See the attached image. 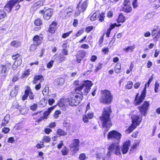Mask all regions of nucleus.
<instances>
[{
    "label": "nucleus",
    "mask_w": 160,
    "mask_h": 160,
    "mask_svg": "<svg viewBox=\"0 0 160 160\" xmlns=\"http://www.w3.org/2000/svg\"><path fill=\"white\" fill-rule=\"evenodd\" d=\"M38 45H37L35 43H33L31 44L29 48V50L30 52H33L35 51Z\"/></svg>",
    "instance_id": "42"
},
{
    "label": "nucleus",
    "mask_w": 160,
    "mask_h": 160,
    "mask_svg": "<svg viewBox=\"0 0 160 160\" xmlns=\"http://www.w3.org/2000/svg\"><path fill=\"white\" fill-rule=\"evenodd\" d=\"M40 12L43 14V18L46 20H49L51 18L52 14V11L50 8L47 9L44 12L43 10L41 11Z\"/></svg>",
    "instance_id": "17"
},
{
    "label": "nucleus",
    "mask_w": 160,
    "mask_h": 160,
    "mask_svg": "<svg viewBox=\"0 0 160 160\" xmlns=\"http://www.w3.org/2000/svg\"><path fill=\"white\" fill-rule=\"evenodd\" d=\"M102 52L104 54H106L109 52V48L108 47H104L102 49Z\"/></svg>",
    "instance_id": "53"
},
{
    "label": "nucleus",
    "mask_w": 160,
    "mask_h": 160,
    "mask_svg": "<svg viewBox=\"0 0 160 160\" xmlns=\"http://www.w3.org/2000/svg\"><path fill=\"white\" fill-rule=\"evenodd\" d=\"M155 88H154V91L156 93L158 92V89L159 87V84L158 83V82H156L155 83Z\"/></svg>",
    "instance_id": "55"
},
{
    "label": "nucleus",
    "mask_w": 160,
    "mask_h": 160,
    "mask_svg": "<svg viewBox=\"0 0 160 160\" xmlns=\"http://www.w3.org/2000/svg\"><path fill=\"white\" fill-rule=\"evenodd\" d=\"M131 118L132 123L125 131V132L128 134L132 132L137 126L140 125L142 121V118L137 115H133Z\"/></svg>",
    "instance_id": "5"
},
{
    "label": "nucleus",
    "mask_w": 160,
    "mask_h": 160,
    "mask_svg": "<svg viewBox=\"0 0 160 160\" xmlns=\"http://www.w3.org/2000/svg\"><path fill=\"white\" fill-rule=\"evenodd\" d=\"M159 27L157 26H155V28L153 29L151 32L152 36L153 37L152 38L155 42H157L160 36V31L158 30Z\"/></svg>",
    "instance_id": "13"
},
{
    "label": "nucleus",
    "mask_w": 160,
    "mask_h": 160,
    "mask_svg": "<svg viewBox=\"0 0 160 160\" xmlns=\"http://www.w3.org/2000/svg\"><path fill=\"white\" fill-rule=\"evenodd\" d=\"M10 45L11 46L16 48L21 46L20 42L15 40L12 41L10 43Z\"/></svg>",
    "instance_id": "30"
},
{
    "label": "nucleus",
    "mask_w": 160,
    "mask_h": 160,
    "mask_svg": "<svg viewBox=\"0 0 160 160\" xmlns=\"http://www.w3.org/2000/svg\"><path fill=\"white\" fill-rule=\"evenodd\" d=\"M40 143H38L36 145V147L37 148L40 149L44 147V145L43 142L40 141Z\"/></svg>",
    "instance_id": "51"
},
{
    "label": "nucleus",
    "mask_w": 160,
    "mask_h": 160,
    "mask_svg": "<svg viewBox=\"0 0 160 160\" xmlns=\"http://www.w3.org/2000/svg\"><path fill=\"white\" fill-rule=\"evenodd\" d=\"M1 72L2 73H6L8 72V68L6 64H2L1 65Z\"/></svg>",
    "instance_id": "37"
},
{
    "label": "nucleus",
    "mask_w": 160,
    "mask_h": 160,
    "mask_svg": "<svg viewBox=\"0 0 160 160\" xmlns=\"http://www.w3.org/2000/svg\"><path fill=\"white\" fill-rule=\"evenodd\" d=\"M47 104V101L45 98H42L39 102V105L41 108H43L45 107Z\"/></svg>",
    "instance_id": "32"
},
{
    "label": "nucleus",
    "mask_w": 160,
    "mask_h": 160,
    "mask_svg": "<svg viewBox=\"0 0 160 160\" xmlns=\"http://www.w3.org/2000/svg\"><path fill=\"white\" fill-rule=\"evenodd\" d=\"M58 58L60 62H63L65 61L66 59L65 57L62 55H59Z\"/></svg>",
    "instance_id": "56"
},
{
    "label": "nucleus",
    "mask_w": 160,
    "mask_h": 160,
    "mask_svg": "<svg viewBox=\"0 0 160 160\" xmlns=\"http://www.w3.org/2000/svg\"><path fill=\"white\" fill-rule=\"evenodd\" d=\"M10 131V129L8 127H4L3 128L2 130V132L4 134H6L9 133Z\"/></svg>",
    "instance_id": "48"
},
{
    "label": "nucleus",
    "mask_w": 160,
    "mask_h": 160,
    "mask_svg": "<svg viewBox=\"0 0 160 160\" xmlns=\"http://www.w3.org/2000/svg\"><path fill=\"white\" fill-rule=\"evenodd\" d=\"M122 134L116 130L109 131L107 135V139L108 140H116L118 143L120 140Z\"/></svg>",
    "instance_id": "9"
},
{
    "label": "nucleus",
    "mask_w": 160,
    "mask_h": 160,
    "mask_svg": "<svg viewBox=\"0 0 160 160\" xmlns=\"http://www.w3.org/2000/svg\"><path fill=\"white\" fill-rule=\"evenodd\" d=\"M86 158V155L84 153H81L79 156V159L80 160H84Z\"/></svg>",
    "instance_id": "60"
},
{
    "label": "nucleus",
    "mask_w": 160,
    "mask_h": 160,
    "mask_svg": "<svg viewBox=\"0 0 160 160\" xmlns=\"http://www.w3.org/2000/svg\"><path fill=\"white\" fill-rule=\"evenodd\" d=\"M105 18V13L103 12L100 13L98 12V20L100 22H102L104 21Z\"/></svg>",
    "instance_id": "29"
},
{
    "label": "nucleus",
    "mask_w": 160,
    "mask_h": 160,
    "mask_svg": "<svg viewBox=\"0 0 160 160\" xmlns=\"http://www.w3.org/2000/svg\"><path fill=\"white\" fill-rule=\"evenodd\" d=\"M139 142H138L134 143L131 148V150H133L136 149L137 146L139 145Z\"/></svg>",
    "instance_id": "62"
},
{
    "label": "nucleus",
    "mask_w": 160,
    "mask_h": 160,
    "mask_svg": "<svg viewBox=\"0 0 160 160\" xmlns=\"http://www.w3.org/2000/svg\"><path fill=\"white\" fill-rule=\"evenodd\" d=\"M44 80L43 76L42 75H36L34 76L33 79L32 81L34 84H36L38 81H43Z\"/></svg>",
    "instance_id": "24"
},
{
    "label": "nucleus",
    "mask_w": 160,
    "mask_h": 160,
    "mask_svg": "<svg viewBox=\"0 0 160 160\" xmlns=\"http://www.w3.org/2000/svg\"><path fill=\"white\" fill-rule=\"evenodd\" d=\"M44 132L47 134H49L50 133L52 132V130L48 128H45L44 130Z\"/></svg>",
    "instance_id": "61"
},
{
    "label": "nucleus",
    "mask_w": 160,
    "mask_h": 160,
    "mask_svg": "<svg viewBox=\"0 0 160 160\" xmlns=\"http://www.w3.org/2000/svg\"><path fill=\"white\" fill-rule=\"evenodd\" d=\"M130 144L131 141L129 140H127L123 143L121 148V151L123 154H125L128 152Z\"/></svg>",
    "instance_id": "16"
},
{
    "label": "nucleus",
    "mask_w": 160,
    "mask_h": 160,
    "mask_svg": "<svg viewBox=\"0 0 160 160\" xmlns=\"http://www.w3.org/2000/svg\"><path fill=\"white\" fill-rule=\"evenodd\" d=\"M56 133L60 136H66L67 134L66 132L60 128H58L57 129Z\"/></svg>",
    "instance_id": "28"
},
{
    "label": "nucleus",
    "mask_w": 160,
    "mask_h": 160,
    "mask_svg": "<svg viewBox=\"0 0 160 160\" xmlns=\"http://www.w3.org/2000/svg\"><path fill=\"white\" fill-rule=\"evenodd\" d=\"M51 141V138L49 136H44L43 137L42 139V142L46 143H48L50 142Z\"/></svg>",
    "instance_id": "40"
},
{
    "label": "nucleus",
    "mask_w": 160,
    "mask_h": 160,
    "mask_svg": "<svg viewBox=\"0 0 160 160\" xmlns=\"http://www.w3.org/2000/svg\"><path fill=\"white\" fill-rule=\"evenodd\" d=\"M64 100L63 99H60L58 102V105L60 107H62L64 105Z\"/></svg>",
    "instance_id": "59"
},
{
    "label": "nucleus",
    "mask_w": 160,
    "mask_h": 160,
    "mask_svg": "<svg viewBox=\"0 0 160 160\" xmlns=\"http://www.w3.org/2000/svg\"><path fill=\"white\" fill-rule=\"evenodd\" d=\"M103 64L100 62H98L97 66H95V68L94 70V72H97L100 70L102 68Z\"/></svg>",
    "instance_id": "38"
},
{
    "label": "nucleus",
    "mask_w": 160,
    "mask_h": 160,
    "mask_svg": "<svg viewBox=\"0 0 160 160\" xmlns=\"http://www.w3.org/2000/svg\"><path fill=\"white\" fill-rule=\"evenodd\" d=\"M150 102L144 101L143 103L138 107V109L142 116H145L148 112L150 107Z\"/></svg>",
    "instance_id": "8"
},
{
    "label": "nucleus",
    "mask_w": 160,
    "mask_h": 160,
    "mask_svg": "<svg viewBox=\"0 0 160 160\" xmlns=\"http://www.w3.org/2000/svg\"><path fill=\"white\" fill-rule=\"evenodd\" d=\"M15 141L14 138L12 137H10L8 138L7 142L8 143H13Z\"/></svg>",
    "instance_id": "63"
},
{
    "label": "nucleus",
    "mask_w": 160,
    "mask_h": 160,
    "mask_svg": "<svg viewBox=\"0 0 160 160\" xmlns=\"http://www.w3.org/2000/svg\"><path fill=\"white\" fill-rule=\"evenodd\" d=\"M34 23L37 26H40L42 24V21L39 18H37L35 20Z\"/></svg>",
    "instance_id": "47"
},
{
    "label": "nucleus",
    "mask_w": 160,
    "mask_h": 160,
    "mask_svg": "<svg viewBox=\"0 0 160 160\" xmlns=\"http://www.w3.org/2000/svg\"><path fill=\"white\" fill-rule=\"evenodd\" d=\"M134 65L133 63V62H131L130 63L129 68V69H128L126 71V73L127 74H129L130 72H132V69L134 68Z\"/></svg>",
    "instance_id": "43"
},
{
    "label": "nucleus",
    "mask_w": 160,
    "mask_h": 160,
    "mask_svg": "<svg viewBox=\"0 0 160 160\" xmlns=\"http://www.w3.org/2000/svg\"><path fill=\"white\" fill-rule=\"evenodd\" d=\"M98 12H95L90 17V20L91 21H94L98 19Z\"/></svg>",
    "instance_id": "36"
},
{
    "label": "nucleus",
    "mask_w": 160,
    "mask_h": 160,
    "mask_svg": "<svg viewBox=\"0 0 160 160\" xmlns=\"http://www.w3.org/2000/svg\"><path fill=\"white\" fill-rule=\"evenodd\" d=\"M9 121L6 120L5 119V117H4L3 119L2 120V123L1 124V126H5L6 125V124Z\"/></svg>",
    "instance_id": "58"
},
{
    "label": "nucleus",
    "mask_w": 160,
    "mask_h": 160,
    "mask_svg": "<svg viewBox=\"0 0 160 160\" xmlns=\"http://www.w3.org/2000/svg\"><path fill=\"white\" fill-rule=\"evenodd\" d=\"M113 95L111 91L108 89H104L101 91V96L99 100L101 103L105 104H110L113 100Z\"/></svg>",
    "instance_id": "4"
},
{
    "label": "nucleus",
    "mask_w": 160,
    "mask_h": 160,
    "mask_svg": "<svg viewBox=\"0 0 160 160\" xmlns=\"http://www.w3.org/2000/svg\"><path fill=\"white\" fill-rule=\"evenodd\" d=\"M24 92V94L22 98V100L24 101L27 100L28 96L30 100H33L34 99V95L32 92V89L29 86H26Z\"/></svg>",
    "instance_id": "10"
},
{
    "label": "nucleus",
    "mask_w": 160,
    "mask_h": 160,
    "mask_svg": "<svg viewBox=\"0 0 160 160\" xmlns=\"http://www.w3.org/2000/svg\"><path fill=\"white\" fill-rule=\"evenodd\" d=\"M114 71L116 74H119L122 72L121 64L119 63H117L114 66Z\"/></svg>",
    "instance_id": "25"
},
{
    "label": "nucleus",
    "mask_w": 160,
    "mask_h": 160,
    "mask_svg": "<svg viewBox=\"0 0 160 160\" xmlns=\"http://www.w3.org/2000/svg\"><path fill=\"white\" fill-rule=\"evenodd\" d=\"M57 23L56 22L53 21L49 25V27L47 30V32L52 34L54 33L57 29Z\"/></svg>",
    "instance_id": "18"
},
{
    "label": "nucleus",
    "mask_w": 160,
    "mask_h": 160,
    "mask_svg": "<svg viewBox=\"0 0 160 160\" xmlns=\"http://www.w3.org/2000/svg\"><path fill=\"white\" fill-rule=\"evenodd\" d=\"M61 114V112L58 110L55 111L53 114V117L54 118L57 119L59 117V115Z\"/></svg>",
    "instance_id": "49"
},
{
    "label": "nucleus",
    "mask_w": 160,
    "mask_h": 160,
    "mask_svg": "<svg viewBox=\"0 0 160 160\" xmlns=\"http://www.w3.org/2000/svg\"><path fill=\"white\" fill-rule=\"evenodd\" d=\"M84 29L82 28L79 30L75 34V36L76 37H79L82 35L84 32Z\"/></svg>",
    "instance_id": "41"
},
{
    "label": "nucleus",
    "mask_w": 160,
    "mask_h": 160,
    "mask_svg": "<svg viewBox=\"0 0 160 160\" xmlns=\"http://www.w3.org/2000/svg\"><path fill=\"white\" fill-rule=\"evenodd\" d=\"M118 143H117L115 142H113L109 146L108 148V150L111 151L113 152L115 149Z\"/></svg>",
    "instance_id": "31"
},
{
    "label": "nucleus",
    "mask_w": 160,
    "mask_h": 160,
    "mask_svg": "<svg viewBox=\"0 0 160 160\" xmlns=\"http://www.w3.org/2000/svg\"><path fill=\"white\" fill-rule=\"evenodd\" d=\"M138 0H133L132 2V5L133 8H136L138 7Z\"/></svg>",
    "instance_id": "54"
},
{
    "label": "nucleus",
    "mask_w": 160,
    "mask_h": 160,
    "mask_svg": "<svg viewBox=\"0 0 160 160\" xmlns=\"http://www.w3.org/2000/svg\"><path fill=\"white\" fill-rule=\"evenodd\" d=\"M80 1L77 5L74 15L75 17L79 16L81 13H83L88 7L87 0L85 1L82 3Z\"/></svg>",
    "instance_id": "7"
},
{
    "label": "nucleus",
    "mask_w": 160,
    "mask_h": 160,
    "mask_svg": "<svg viewBox=\"0 0 160 160\" xmlns=\"http://www.w3.org/2000/svg\"><path fill=\"white\" fill-rule=\"evenodd\" d=\"M24 0H10L5 5L4 8L8 12H10L12 8L17 3H19Z\"/></svg>",
    "instance_id": "11"
},
{
    "label": "nucleus",
    "mask_w": 160,
    "mask_h": 160,
    "mask_svg": "<svg viewBox=\"0 0 160 160\" xmlns=\"http://www.w3.org/2000/svg\"><path fill=\"white\" fill-rule=\"evenodd\" d=\"M61 152L62 155H67L68 153V149L66 146H65L61 150Z\"/></svg>",
    "instance_id": "34"
},
{
    "label": "nucleus",
    "mask_w": 160,
    "mask_h": 160,
    "mask_svg": "<svg viewBox=\"0 0 160 160\" xmlns=\"http://www.w3.org/2000/svg\"><path fill=\"white\" fill-rule=\"evenodd\" d=\"M114 153L117 155H120L121 154L120 147L119 145H117L114 149Z\"/></svg>",
    "instance_id": "39"
},
{
    "label": "nucleus",
    "mask_w": 160,
    "mask_h": 160,
    "mask_svg": "<svg viewBox=\"0 0 160 160\" xmlns=\"http://www.w3.org/2000/svg\"><path fill=\"white\" fill-rule=\"evenodd\" d=\"M86 53L84 50H79L76 55V61L78 63H80L82 59L86 56Z\"/></svg>",
    "instance_id": "15"
},
{
    "label": "nucleus",
    "mask_w": 160,
    "mask_h": 160,
    "mask_svg": "<svg viewBox=\"0 0 160 160\" xmlns=\"http://www.w3.org/2000/svg\"><path fill=\"white\" fill-rule=\"evenodd\" d=\"M72 11V9L71 10V11H69L66 10H63L60 12L59 15L61 18H62V19H65L68 13L69 12H71Z\"/></svg>",
    "instance_id": "23"
},
{
    "label": "nucleus",
    "mask_w": 160,
    "mask_h": 160,
    "mask_svg": "<svg viewBox=\"0 0 160 160\" xmlns=\"http://www.w3.org/2000/svg\"><path fill=\"white\" fill-rule=\"evenodd\" d=\"M153 79V75H152L149 78L148 82L145 85V86L139 96V93H137L135 95L134 100V103L135 105L137 106L142 103L145 99L146 96L147 86L149 87L151 82Z\"/></svg>",
    "instance_id": "3"
},
{
    "label": "nucleus",
    "mask_w": 160,
    "mask_h": 160,
    "mask_svg": "<svg viewBox=\"0 0 160 160\" xmlns=\"http://www.w3.org/2000/svg\"><path fill=\"white\" fill-rule=\"evenodd\" d=\"M132 81H129L128 82V83L126 85L125 88L127 89H130L132 88Z\"/></svg>",
    "instance_id": "45"
},
{
    "label": "nucleus",
    "mask_w": 160,
    "mask_h": 160,
    "mask_svg": "<svg viewBox=\"0 0 160 160\" xmlns=\"http://www.w3.org/2000/svg\"><path fill=\"white\" fill-rule=\"evenodd\" d=\"M80 141L78 139H74L72 140V142L71 144L70 149L72 148V151L77 153L79 150Z\"/></svg>",
    "instance_id": "14"
},
{
    "label": "nucleus",
    "mask_w": 160,
    "mask_h": 160,
    "mask_svg": "<svg viewBox=\"0 0 160 160\" xmlns=\"http://www.w3.org/2000/svg\"><path fill=\"white\" fill-rule=\"evenodd\" d=\"M31 70L29 68L24 71L22 73L21 77L22 78H24L25 77L28 76L30 74Z\"/></svg>",
    "instance_id": "33"
},
{
    "label": "nucleus",
    "mask_w": 160,
    "mask_h": 160,
    "mask_svg": "<svg viewBox=\"0 0 160 160\" xmlns=\"http://www.w3.org/2000/svg\"><path fill=\"white\" fill-rule=\"evenodd\" d=\"M122 5L123 6L122 8V11L126 13H130L132 12V8L130 0H124Z\"/></svg>",
    "instance_id": "12"
},
{
    "label": "nucleus",
    "mask_w": 160,
    "mask_h": 160,
    "mask_svg": "<svg viewBox=\"0 0 160 160\" xmlns=\"http://www.w3.org/2000/svg\"><path fill=\"white\" fill-rule=\"evenodd\" d=\"M67 100L69 105L74 106L78 105L80 103L82 99L75 95L74 92H70Z\"/></svg>",
    "instance_id": "6"
},
{
    "label": "nucleus",
    "mask_w": 160,
    "mask_h": 160,
    "mask_svg": "<svg viewBox=\"0 0 160 160\" xmlns=\"http://www.w3.org/2000/svg\"><path fill=\"white\" fill-rule=\"evenodd\" d=\"M19 89V86L16 85L12 89L10 95L12 98L16 97L18 94V91Z\"/></svg>",
    "instance_id": "22"
},
{
    "label": "nucleus",
    "mask_w": 160,
    "mask_h": 160,
    "mask_svg": "<svg viewBox=\"0 0 160 160\" xmlns=\"http://www.w3.org/2000/svg\"><path fill=\"white\" fill-rule=\"evenodd\" d=\"M38 105L36 103H33L32 105L30 106V109L32 111H35L37 109Z\"/></svg>",
    "instance_id": "52"
},
{
    "label": "nucleus",
    "mask_w": 160,
    "mask_h": 160,
    "mask_svg": "<svg viewBox=\"0 0 160 160\" xmlns=\"http://www.w3.org/2000/svg\"><path fill=\"white\" fill-rule=\"evenodd\" d=\"M94 29V27L92 26H90L87 27L85 28V31L88 33L92 31Z\"/></svg>",
    "instance_id": "44"
},
{
    "label": "nucleus",
    "mask_w": 160,
    "mask_h": 160,
    "mask_svg": "<svg viewBox=\"0 0 160 160\" xmlns=\"http://www.w3.org/2000/svg\"><path fill=\"white\" fill-rule=\"evenodd\" d=\"M54 61L51 60L47 64V67L48 68H51L53 66Z\"/></svg>",
    "instance_id": "50"
},
{
    "label": "nucleus",
    "mask_w": 160,
    "mask_h": 160,
    "mask_svg": "<svg viewBox=\"0 0 160 160\" xmlns=\"http://www.w3.org/2000/svg\"><path fill=\"white\" fill-rule=\"evenodd\" d=\"M135 48V45H133L132 46H129L123 49V50L126 52H132L134 51Z\"/></svg>",
    "instance_id": "26"
},
{
    "label": "nucleus",
    "mask_w": 160,
    "mask_h": 160,
    "mask_svg": "<svg viewBox=\"0 0 160 160\" xmlns=\"http://www.w3.org/2000/svg\"><path fill=\"white\" fill-rule=\"evenodd\" d=\"M11 57L12 59L13 60H15V61L17 60L18 58L20 57V59H19V60L20 61V64H21L22 63V61L21 57V54L19 53H17L16 54H13L12 56Z\"/></svg>",
    "instance_id": "27"
},
{
    "label": "nucleus",
    "mask_w": 160,
    "mask_h": 160,
    "mask_svg": "<svg viewBox=\"0 0 160 160\" xmlns=\"http://www.w3.org/2000/svg\"><path fill=\"white\" fill-rule=\"evenodd\" d=\"M112 112L111 105L106 107L103 108L101 116L99 118L102 127L105 129L103 131L104 137L112 125L110 117Z\"/></svg>",
    "instance_id": "1"
},
{
    "label": "nucleus",
    "mask_w": 160,
    "mask_h": 160,
    "mask_svg": "<svg viewBox=\"0 0 160 160\" xmlns=\"http://www.w3.org/2000/svg\"><path fill=\"white\" fill-rule=\"evenodd\" d=\"M41 35L42 34H40V36L35 35L32 38V40L34 43L38 46L42 43L43 40V37L42 36L40 37Z\"/></svg>",
    "instance_id": "20"
},
{
    "label": "nucleus",
    "mask_w": 160,
    "mask_h": 160,
    "mask_svg": "<svg viewBox=\"0 0 160 160\" xmlns=\"http://www.w3.org/2000/svg\"><path fill=\"white\" fill-rule=\"evenodd\" d=\"M94 117L93 113L92 112H89L87 114L83 115L82 118L83 122L85 123L89 122L88 119H92Z\"/></svg>",
    "instance_id": "19"
},
{
    "label": "nucleus",
    "mask_w": 160,
    "mask_h": 160,
    "mask_svg": "<svg viewBox=\"0 0 160 160\" xmlns=\"http://www.w3.org/2000/svg\"><path fill=\"white\" fill-rule=\"evenodd\" d=\"M6 12L3 9L0 10V20H2L6 17Z\"/></svg>",
    "instance_id": "35"
},
{
    "label": "nucleus",
    "mask_w": 160,
    "mask_h": 160,
    "mask_svg": "<svg viewBox=\"0 0 160 160\" xmlns=\"http://www.w3.org/2000/svg\"><path fill=\"white\" fill-rule=\"evenodd\" d=\"M86 38H87V36L86 35L83 36L82 37V38L78 41V43H82L84 42H87V40H86Z\"/></svg>",
    "instance_id": "64"
},
{
    "label": "nucleus",
    "mask_w": 160,
    "mask_h": 160,
    "mask_svg": "<svg viewBox=\"0 0 160 160\" xmlns=\"http://www.w3.org/2000/svg\"><path fill=\"white\" fill-rule=\"evenodd\" d=\"M72 32V30L69 31L68 32L63 33L62 35V38H65L68 37L70 34Z\"/></svg>",
    "instance_id": "46"
},
{
    "label": "nucleus",
    "mask_w": 160,
    "mask_h": 160,
    "mask_svg": "<svg viewBox=\"0 0 160 160\" xmlns=\"http://www.w3.org/2000/svg\"><path fill=\"white\" fill-rule=\"evenodd\" d=\"M80 47L82 49H88L89 48V46L88 44L84 43L81 45Z\"/></svg>",
    "instance_id": "57"
},
{
    "label": "nucleus",
    "mask_w": 160,
    "mask_h": 160,
    "mask_svg": "<svg viewBox=\"0 0 160 160\" xmlns=\"http://www.w3.org/2000/svg\"><path fill=\"white\" fill-rule=\"evenodd\" d=\"M92 85L91 81L87 80L84 82V83L80 86L76 87L74 89L75 95L78 96L81 99L83 98V94L82 90L84 87H85L84 89V93L87 94L89 92L91 88Z\"/></svg>",
    "instance_id": "2"
},
{
    "label": "nucleus",
    "mask_w": 160,
    "mask_h": 160,
    "mask_svg": "<svg viewBox=\"0 0 160 160\" xmlns=\"http://www.w3.org/2000/svg\"><path fill=\"white\" fill-rule=\"evenodd\" d=\"M126 19L127 18L123 14L122 12H121L118 14L116 21L118 23H123L125 22Z\"/></svg>",
    "instance_id": "21"
}]
</instances>
